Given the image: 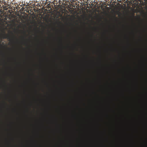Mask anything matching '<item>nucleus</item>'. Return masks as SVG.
Here are the masks:
<instances>
[{"label": "nucleus", "mask_w": 147, "mask_h": 147, "mask_svg": "<svg viewBox=\"0 0 147 147\" xmlns=\"http://www.w3.org/2000/svg\"><path fill=\"white\" fill-rule=\"evenodd\" d=\"M0 46H1V45L0 44Z\"/></svg>", "instance_id": "f257e3e1"}]
</instances>
